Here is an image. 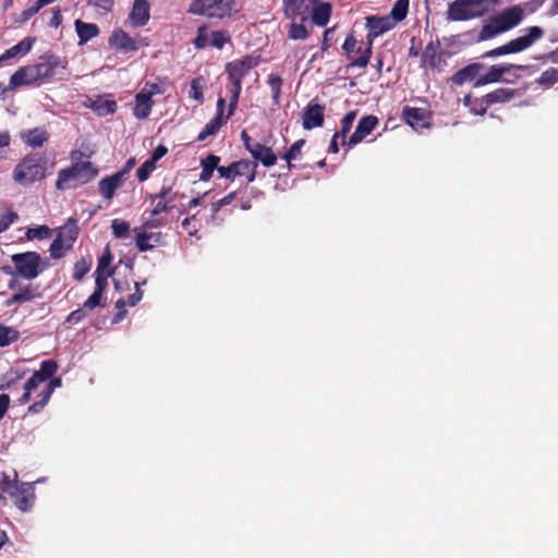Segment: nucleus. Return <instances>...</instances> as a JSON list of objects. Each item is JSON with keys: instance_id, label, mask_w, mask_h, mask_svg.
<instances>
[{"instance_id": "473e14b6", "label": "nucleus", "mask_w": 558, "mask_h": 558, "mask_svg": "<svg viewBox=\"0 0 558 558\" xmlns=\"http://www.w3.org/2000/svg\"><path fill=\"white\" fill-rule=\"evenodd\" d=\"M23 142L33 148L41 147L48 140L49 133L41 128H34L22 134Z\"/></svg>"}, {"instance_id": "f03ea898", "label": "nucleus", "mask_w": 558, "mask_h": 558, "mask_svg": "<svg viewBox=\"0 0 558 558\" xmlns=\"http://www.w3.org/2000/svg\"><path fill=\"white\" fill-rule=\"evenodd\" d=\"M525 12L521 5L514 4L489 17L483 25L480 34V40H488L495 36L506 33L521 24Z\"/></svg>"}, {"instance_id": "423d86ee", "label": "nucleus", "mask_w": 558, "mask_h": 558, "mask_svg": "<svg viewBox=\"0 0 558 558\" xmlns=\"http://www.w3.org/2000/svg\"><path fill=\"white\" fill-rule=\"evenodd\" d=\"M497 0H453L449 2L446 19L450 22H462L484 16L489 5Z\"/></svg>"}, {"instance_id": "dca6fc26", "label": "nucleus", "mask_w": 558, "mask_h": 558, "mask_svg": "<svg viewBox=\"0 0 558 558\" xmlns=\"http://www.w3.org/2000/svg\"><path fill=\"white\" fill-rule=\"evenodd\" d=\"M526 65L512 64V63H504V64H495L492 65L487 73L481 75L475 81L474 86H484L492 83H497L501 81V77L509 73L511 70H525Z\"/></svg>"}, {"instance_id": "39448f33", "label": "nucleus", "mask_w": 558, "mask_h": 558, "mask_svg": "<svg viewBox=\"0 0 558 558\" xmlns=\"http://www.w3.org/2000/svg\"><path fill=\"white\" fill-rule=\"evenodd\" d=\"M258 64V58L244 56L240 60H234L226 64L228 80L232 84L231 97L229 102V116L233 114L242 90V81L250 71Z\"/></svg>"}, {"instance_id": "2f4dec72", "label": "nucleus", "mask_w": 558, "mask_h": 558, "mask_svg": "<svg viewBox=\"0 0 558 558\" xmlns=\"http://www.w3.org/2000/svg\"><path fill=\"white\" fill-rule=\"evenodd\" d=\"M76 34L78 36V44L84 45L90 39L99 35V27L95 23H86L82 20H76L74 23Z\"/></svg>"}, {"instance_id": "bf43d9fd", "label": "nucleus", "mask_w": 558, "mask_h": 558, "mask_svg": "<svg viewBox=\"0 0 558 558\" xmlns=\"http://www.w3.org/2000/svg\"><path fill=\"white\" fill-rule=\"evenodd\" d=\"M19 219V215L9 209L5 214L0 216V233L4 232L13 222Z\"/></svg>"}, {"instance_id": "aec40b11", "label": "nucleus", "mask_w": 558, "mask_h": 558, "mask_svg": "<svg viewBox=\"0 0 558 558\" xmlns=\"http://www.w3.org/2000/svg\"><path fill=\"white\" fill-rule=\"evenodd\" d=\"M402 119L413 129H424L429 126L430 114L424 108L405 106L402 109Z\"/></svg>"}, {"instance_id": "3c124183", "label": "nucleus", "mask_w": 558, "mask_h": 558, "mask_svg": "<svg viewBox=\"0 0 558 558\" xmlns=\"http://www.w3.org/2000/svg\"><path fill=\"white\" fill-rule=\"evenodd\" d=\"M356 119V110L349 111L341 120L340 135L344 145L347 134L351 131L354 120Z\"/></svg>"}, {"instance_id": "864d4df0", "label": "nucleus", "mask_w": 558, "mask_h": 558, "mask_svg": "<svg viewBox=\"0 0 558 558\" xmlns=\"http://www.w3.org/2000/svg\"><path fill=\"white\" fill-rule=\"evenodd\" d=\"M190 98L196 100L198 104H203L204 89L201 77H196L191 81Z\"/></svg>"}, {"instance_id": "5fc2aeb1", "label": "nucleus", "mask_w": 558, "mask_h": 558, "mask_svg": "<svg viewBox=\"0 0 558 558\" xmlns=\"http://www.w3.org/2000/svg\"><path fill=\"white\" fill-rule=\"evenodd\" d=\"M113 270H108L107 272L95 271V290L99 293H105L108 287V278L112 276Z\"/></svg>"}, {"instance_id": "f257e3e1", "label": "nucleus", "mask_w": 558, "mask_h": 558, "mask_svg": "<svg viewBox=\"0 0 558 558\" xmlns=\"http://www.w3.org/2000/svg\"><path fill=\"white\" fill-rule=\"evenodd\" d=\"M82 157V151H72L71 159L73 163L58 172L57 190L76 187L80 184L92 181L98 174V169L90 161H81Z\"/></svg>"}, {"instance_id": "4468645a", "label": "nucleus", "mask_w": 558, "mask_h": 558, "mask_svg": "<svg viewBox=\"0 0 558 558\" xmlns=\"http://www.w3.org/2000/svg\"><path fill=\"white\" fill-rule=\"evenodd\" d=\"M10 496L14 505L22 511H28L35 500V487L33 483L16 484Z\"/></svg>"}, {"instance_id": "6e6552de", "label": "nucleus", "mask_w": 558, "mask_h": 558, "mask_svg": "<svg viewBox=\"0 0 558 558\" xmlns=\"http://www.w3.org/2000/svg\"><path fill=\"white\" fill-rule=\"evenodd\" d=\"M544 34L545 32L541 26H530L524 29L523 35L511 39L502 46L484 52L482 58H495L499 56L522 52L542 39Z\"/></svg>"}, {"instance_id": "6e6d98bb", "label": "nucleus", "mask_w": 558, "mask_h": 558, "mask_svg": "<svg viewBox=\"0 0 558 558\" xmlns=\"http://www.w3.org/2000/svg\"><path fill=\"white\" fill-rule=\"evenodd\" d=\"M51 232H52V230L49 227L39 226L36 228H29L26 231V236L29 240H33V239L44 240V239L49 238L51 235Z\"/></svg>"}, {"instance_id": "37998d69", "label": "nucleus", "mask_w": 558, "mask_h": 558, "mask_svg": "<svg viewBox=\"0 0 558 558\" xmlns=\"http://www.w3.org/2000/svg\"><path fill=\"white\" fill-rule=\"evenodd\" d=\"M20 332L13 327L0 324V347H8L19 340Z\"/></svg>"}, {"instance_id": "680f3d73", "label": "nucleus", "mask_w": 558, "mask_h": 558, "mask_svg": "<svg viewBox=\"0 0 558 558\" xmlns=\"http://www.w3.org/2000/svg\"><path fill=\"white\" fill-rule=\"evenodd\" d=\"M104 294L94 291L90 296L84 302L83 307L85 310H94L98 306H104L105 303H102Z\"/></svg>"}, {"instance_id": "8fccbe9b", "label": "nucleus", "mask_w": 558, "mask_h": 558, "mask_svg": "<svg viewBox=\"0 0 558 558\" xmlns=\"http://www.w3.org/2000/svg\"><path fill=\"white\" fill-rule=\"evenodd\" d=\"M111 229L114 238L126 239L130 232V223L124 220L113 219L111 222Z\"/></svg>"}, {"instance_id": "c9c22d12", "label": "nucleus", "mask_w": 558, "mask_h": 558, "mask_svg": "<svg viewBox=\"0 0 558 558\" xmlns=\"http://www.w3.org/2000/svg\"><path fill=\"white\" fill-rule=\"evenodd\" d=\"M463 104L475 116H484L489 107L488 101L486 102L485 95L480 98H472L471 95H466L463 98Z\"/></svg>"}, {"instance_id": "58836bf2", "label": "nucleus", "mask_w": 558, "mask_h": 558, "mask_svg": "<svg viewBox=\"0 0 558 558\" xmlns=\"http://www.w3.org/2000/svg\"><path fill=\"white\" fill-rule=\"evenodd\" d=\"M441 56L437 52L434 43L426 45L422 53V62L430 69H436L440 64Z\"/></svg>"}, {"instance_id": "1a4fd4ad", "label": "nucleus", "mask_w": 558, "mask_h": 558, "mask_svg": "<svg viewBox=\"0 0 558 558\" xmlns=\"http://www.w3.org/2000/svg\"><path fill=\"white\" fill-rule=\"evenodd\" d=\"M11 260L15 267V274L26 280L37 278L50 266L49 259H43L39 253L34 251L13 254Z\"/></svg>"}, {"instance_id": "c85d7f7f", "label": "nucleus", "mask_w": 558, "mask_h": 558, "mask_svg": "<svg viewBox=\"0 0 558 558\" xmlns=\"http://www.w3.org/2000/svg\"><path fill=\"white\" fill-rule=\"evenodd\" d=\"M154 105L155 101L149 96L138 92L134 98L133 116L138 120L147 119Z\"/></svg>"}, {"instance_id": "0eeeda50", "label": "nucleus", "mask_w": 558, "mask_h": 558, "mask_svg": "<svg viewBox=\"0 0 558 558\" xmlns=\"http://www.w3.org/2000/svg\"><path fill=\"white\" fill-rule=\"evenodd\" d=\"M241 10L236 0H193L189 12L208 19L223 20Z\"/></svg>"}, {"instance_id": "f3484780", "label": "nucleus", "mask_w": 558, "mask_h": 558, "mask_svg": "<svg viewBox=\"0 0 558 558\" xmlns=\"http://www.w3.org/2000/svg\"><path fill=\"white\" fill-rule=\"evenodd\" d=\"M378 124V118L376 116L369 114L363 117L357 125L353 134L350 136L348 142H344V146H348V148H351L362 142L367 135H369L373 130Z\"/></svg>"}, {"instance_id": "4d7b16f0", "label": "nucleus", "mask_w": 558, "mask_h": 558, "mask_svg": "<svg viewBox=\"0 0 558 558\" xmlns=\"http://www.w3.org/2000/svg\"><path fill=\"white\" fill-rule=\"evenodd\" d=\"M155 169L156 165L153 162V160L147 159L146 161H144L143 165L136 171V177L138 181H146Z\"/></svg>"}, {"instance_id": "72a5a7b5", "label": "nucleus", "mask_w": 558, "mask_h": 558, "mask_svg": "<svg viewBox=\"0 0 558 558\" xmlns=\"http://www.w3.org/2000/svg\"><path fill=\"white\" fill-rule=\"evenodd\" d=\"M220 162V157L214 154L207 155L205 158L201 160L202 171L199 174L201 181H209L213 177L215 170L218 171Z\"/></svg>"}, {"instance_id": "4c0bfd02", "label": "nucleus", "mask_w": 558, "mask_h": 558, "mask_svg": "<svg viewBox=\"0 0 558 558\" xmlns=\"http://www.w3.org/2000/svg\"><path fill=\"white\" fill-rule=\"evenodd\" d=\"M229 117L230 116L228 114V117L225 119V118H220V116H215L208 123H206L204 129L199 132V134L197 136V141L203 142L208 136L215 135L219 131V129L222 126V124L227 122Z\"/></svg>"}, {"instance_id": "e433bc0d", "label": "nucleus", "mask_w": 558, "mask_h": 558, "mask_svg": "<svg viewBox=\"0 0 558 558\" xmlns=\"http://www.w3.org/2000/svg\"><path fill=\"white\" fill-rule=\"evenodd\" d=\"M409 0H397L393 3L390 13L387 16L391 20V22L395 25H397L398 23L405 20L409 12Z\"/></svg>"}, {"instance_id": "a18cd8bd", "label": "nucleus", "mask_w": 558, "mask_h": 558, "mask_svg": "<svg viewBox=\"0 0 558 558\" xmlns=\"http://www.w3.org/2000/svg\"><path fill=\"white\" fill-rule=\"evenodd\" d=\"M305 144V140L301 138V140H298L296 142H294L291 147L289 148L288 151H286L281 158L284 159L287 161V167H288V170H291L293 165H292V160L296 159L298 156L301 154V149L302 147L304 146Z\"/></svg>"}, {"instance_id": "9d476101", "label": "nucleus", "mask_w": 558, "mask_h": 558, "mask_svg": "<svg viewBox=\"0 0 558 558\" xmlns=\"http://www.w3.org/2000/svg\"><path fill=\"white\" fill-rule=\"evenodd\" d=\"M80 234V228L75 218H69L66 222L57 230V236L49 247L50 256L53 259L62 258L65 253L72 250Z\"/></svg>"}, {"instance_id": "13d9d810", "label": "nucleus", "mask_w": 558, "mask_h": 558, "mask_svg": "<svg viewBox=\"0 0 558 558\" xmlns=\"http://www.w3.org/2000/svg\"><path fill=\"white\" fill-rule=\"evenodd\" d=\"M357 40L353 33L347 35L345 40L342 45V49L347 56H350L352 52H357L360 56L363 53L362 48L356 49Z\"/></svg>"}, {"instance_id": "393cba45", "label": "nucleus", "mask_w": 558, "mask_h": 558, "mask_svg": "<svg viewBox=\"0 0 558 558\" xmlns=\"http://www.w3.org/2000/svg\"><path fill=\"white\" fill-rule=\"evenodd\" d=\"M62 386V379L60 377H52L46 386L45 390L40 392L39 400L31 404L27 409L28 413H39L49 402L53 391Z\"/></svg>"}, {"instance_id": "cd10ccee", "label": "nucleus", "mask_w": 558, "mask_h": 558, "mask_svg": "<svg viewBox=\"0 0 558 558\" xmlns=\"http://www.w3.org/2000/svg\"><path fill=\"white\" fill-rule=\"evenodd\" d=\"M484 66L485 65L483 63H471L457 71L451 76V82L456 85H463L466 82H471L475 78L477 80V77L481 76L480 72L484 69Z\"/></svg>"}, {"instance_id": "2eb2a0df", "label": "nucleus", "mask_w": 558, "mask_h": 558, "mask_svg": "<svg viewBox=\"0 0 558 558\" xmlns=\"http://www.w3.org/2000/svg\"><path fill=\"white\" fill-rule=\"evenodd\" d=\"M40 81L39 73L36 64H28L21 66L10 77V88H20L23 86H32L38 84Z\"/></svg>"}, {"instance_id": "ddd939ff", "label": "nucleus", "mask_w": 558, "mask_h": 558, "mask_svg": "<svg viewBox=\"0 0 558 558\" xmlns=\"http://www.w3.org/2000/svg\"><path fill=\"white\" fill-rule=\"evenodd\" d=\"M319 1L320 0H282V13L288 20L295 21L300 17L302 22H306L308 21L311 3Z\"/></svg>"}, {"instance_id": "7c9ffc66", "label": "nucleus", "mask_w": 558, "mask_h": 558, "mask_svg": "<svg viewBox=\"0 0 558 558\" xmlns=\"http://www.w3.org/2000/svg\"><path fill=\"white\" fill-rule=\"evenodd\" d=\"M248 159H241L238 161L231 162L229 166H221L218 168L219 178H225L230 181H233L236 177L244 175V170H247Z\"/></svg>"}, {"instance_id": "69168bd1", "label": "nucleus", "mask_w": 558, "mask_h": 558, "mask_svg": "<svg viewBox=\"0 0 558 558\" xmlns=\"http://www.w3.org/2000/svg\"><path fill=\"white\" fill-rule=\"evenodd\" d=\"M111 260H112V255H111L109 248H107L106 252L102 254V256L98 260L96 271L107 272L108 271L107 268L109 267Z\"/></svg>"}, {"instance_id": "a211bd4d", "label": "nucleus", "mask_w": 558, "mask_h": 558, "mask_svg": "<svg viewBox=\"0 0 558 558\" xmlns=\"http://www.w3.org/2000/svg\"><path fill=\"white\" fill-rule=\"evenodd\" d=\"M526 87L510 88V87H498L485 95L486 102L488 101L489 107L497 104H507L514 98H520L526 93Z\"/></svg>"}, {"instance_id": "de8ad7c7", "label": "nucleus", "mask_w": 558, "mask_h": 558, "mask_svg": "<svg viewBox=\"0 0 558 558\" xmlns=\"http://www.w3.org/2000/svg\"><path fill=\"white\" fill-rule=\"evenodd\" d=\"M17 293L22 303L31 302L41 296L39 292V286L32 283L25 286L24 288H21Z\"/></svg>"}, {"instance_id": "a19ab883", "label": "nucleus", "mask_w": 558, "mask_h": 558, "mask_svg": "<svg viewBox=\"0 0 558 558\" xmlns=\"http://www.w3.org/2000/svg\"><path fill=\"white\" fill-rule=\"evenodd\" d=\"M58 371V364L54 360H45L40 363V368L35 371L34 374L38 375L41 381H46L53 377Z\"/></svg>"}, {"instance_id": "b1692460", "label": "nucleus", "mask_w": 558, "mask_h": 558, "mask_svg": "<svg viewBox=\"0 0 558 558\" xmlns=\"http://www.w3.org/2000/svg\"><path fill=\"white\" fill-rule=\"evenodd\" d=\"M109 45L111 48L123 52H131L137 49L135 40L121 28L112 32L109 37Z\"/></svg>"}, {"instance_id": "4be33fe9", "label": "nucleus", "mask_w": 558, "mask_h": 558, "mask_svg": "<svg viewBox=\"0 0 558 558\" xmlns=\"http://www.w3.org/2000/svg\"><path fill=\"white\" fill-rule=\"evenodd\" d=\"M312 7L308 13V20L318 27H325L331 17L332 14V5L330 2H315L311 3Z\"/></svg>"}, {"instance_id": "49530a36", "label": "nucleus", "mask_w": 558, "mask_h": 558, "mask_svg": "<svg viewBox=\"0 0 558 558\" xmlns=\"http://www.w3.org/2000/svg\"><path fill=\"white\" fill-rule=\"evenodd\" d=\"M231 41V35L228 31H214L210 32V46L217 49H222L223 46Z\"/></svg>"}, {"instance_id": "5701e85b", "label": "nucleus", "mask_w": 558, "mask_h": 558, "mask_svg": "<svg viewBox=\"0 0 558 558\" xmlns=\"http://www.w3.org/2000/svg\"><path fill=\"white\" fill-rule=\"evenodd\" d=\"M136 232L135 235V245L140 252L151 251L156 246H160L163 244V233L162 232H137V228L134 229Z\"/></svg>"}, {"instance_id": "a878e982", "label": "nucleus", "mask_w": 558, "mask_h": 558, "mask_svg": "<svg viewBox=\"0 0 558 558\" xmlns=\"http://www.w3.org/2000/svg\"><path fill=\"white\" fill-rule=\"evenodd\" d=\"M121 175L122 174L113 173L102 178L98 182V192L106 201L110 202L114 197L117 190L124 182V180L121 179Z\"/></svg>"}, {"instance_id": "bb28decb", "label": "nucleus", "mask_w": 558, "mask_h": 558, "mask_svg": "<svg viewBox=\"0 0 558 558\" xmlns=\"http://www.w3.org/2000/svg\"><path fill=\"white\" fill-rule=\"evenodd\" d=\"M253 157V161L260 162L264 167H272L277 163L278 157L272 149L259 142L253 145V148L248 151Z\"/></svg>"}, {"instance_id": "79ce46f5", "label": "nucleus", "mask_w": 558, "mask_h": 558, "mask_svg": "<svg viewBox=\"0 0 558 558\" xmlns=\"http://www.w3.org/2000/svg\"><path fill=\"white\" fill-rule=\"evenodd\" d=\"M558 82V69L549 68L545 70L536 80L535 83L543 88H550Z\"/></svg>"}, {"instance_id": "338daca9", "label": "nucleus", "mask_w": 558, "mask_h": 558, "mask_svg": "<svg viewBox=\"0 0 558 558\" xmlns=\"http://www.w3.org/2000/svg\"><path fill=\"white\" fill-rule=\"evenodd\" d=\"M84 317H85L84 307L83 308H77L75 311H72L68 315L66 323H69L70 325H76L80 322H82L84 319Z\"/></svg>"}, {"instance_id": "f704fd0d", "label": "nucleus", "mask_w": 558, "mask_h": 558, "mask_svg": "<svg viewBox=\"0 0 558 558\" xmlns=\"http://www.w3.org/2000/svg\"><path fill=\"white\" fill-rule=\"evenodd\" d=\"M26 375L25 369L10 368L0 377V390H11Z\"/></svg>"}, {"instance_id": "c756f323", "label": "nucleus", "mask_w": 558, "mask_h": 558, "mask_svg": "<svg viewBox=\"0 0 558 558\" xmlns=\"http://www.w3.org/2000/svg\"><path fill=\"white\" fill-rule=\"evenodd\" d=\"M34 43L35 38L25 37L20 43L5 50L0 56V65H2L7 60L13 59L17 56L27 54L32 50Z\"/></svg>"}, {"instance_id": "9b49d317", "label": "nucleus", "mask_w": 558, "mask_h": 558, "mask_svg": "<svg viewBox=\"0 0 558 558\" xmlns=\"http://www.w3.org/2000/svg\"><path fill=\"white\" fill-rule=\"evenodd\" d=\"M185 198L183 193L174 190L172 185L163 184L157 193H151L146 196L153 205L148 214L153 216H160L162 213H169L178 207V203ZM147 210L145 211V214Z\"/></svg>"}, {"instance_id": "ea45409f", "label": "nucleus", "mask_w": 558, "mask_h": 558, "mask_svg": "<svg viewBox=\"0 0 558 558\" xmlns=\"http://www.w3.org/2000/svg\"><path fill=\"white\" fill-rule=\"evenodd\" d=\"M310 36V32L305 26V22L292 23L288 26V38L292 40H305Z\"/></svg>"}, {"instance_id": "20e7f679", "label": "nucleus", "mask_w": 558, "mask_h": 558, "mask_svg": "<svg viewBox=\"0 0 558 558\" xmlns=\"http://www.w3.org/2000/svg\"><path fill=\"white\" fill-rule=\"evenodd\" d=\"M365 27L367 29L366 34V47L363 50V53L353 59L348 68H362L365 69L371 60L373 52V44L374 40L380 35L393 29L396 25L391 22V20L387 15L378 16V15H369L365 19Z\"/></svg>"}, {"instance_id": "7ed1b4c3", "label": "nucleus", "mask_w": 558, "mask_h": 558, "mask_svg": "<svg viewBox=\"0 0 558 558\" xmlns=\"http://www.w3.org/2000/svg\"><path fill=\"white\" fill-rule=\"evenodd\" d=\"M48 159L38 153L27 154L14 168L13 180L15 183L27 186L41 181L47 175Z\"/></svg>"}, {"instance_id": "0e129e2a", "label": "nucleus", "mask_w": 558, "mask_h": 558, "mask_svg": "<svg viewBox=\"0 0 558 558\" xmlns=\"http://www.w3.org/2000/svg\"><path fill=\"white\" fill-rule=\"evenodd\" d=\"M141 93H144L146 96L153 99L155 95H159L163 93V88L157 83L146 82L144 87L141 89Z\"/></svg>"}, {"instance_id": "e2e57ef3", "label": "nucleus", "mask_w": 558, "mask_h": 558, "mask_svg": "<svg viewBox=\"0 0 558 558\" xmlns=\"http://www.w3.org/2000/svg\"><path fill=\"white\" fill-rule=\"evenodd\" d=\"M167 225L166 218L160 216H153L149 214V217L144 219L143 228L145 229H156Z\"/></svg>"}, {"instance_id": "412c9836", "label": "nucleus", "mask_w": 558, "mask_h": 558, "mask_svg": "<svg viewBox=\"0 0 558 558\" xmlns=\"http://www.w3.org/2000/svg\"><path fill=\"white\" fill-rule=\"evenodd\" d=\"M150 17V4L147 0H134L129 14L130 24L133 27L145 26Z\"/></svg>"}, {"instance_id": "c03bdc74", "label": "nucleus", "mask_w": 558, "mask_h": 558, "mask_svg": "<svg viewBox=\"0 0 558 558\" xmlns=\"http://www.w3.org/2000/svg\"><path fill=\"white\" fill-rule=\"evenodd\" d=\"M117 102L109 99H99L93 104V109L98 116L112 114L117 111Z\"/></svg>"}, {"instance_id": "6ab92c4d", "label": "nucleus", "mask_w": 558, "mask_h": 558, "mask_svg": "<svg viewBox=\"0 0 558 558\" xmlns=\"http://www.w3.org/2000/svg\"><path fill=\"white\" fill-rule=\"evenodd\" d=\"M325 106L310 101L302 114V124L305 130L320 128L324 124Z\"/></svg>"}, {"instance_id": "09e8293b", "label": "nucleus", "mask_w": 558, "mask_h": 558, "mask_svg": "<svg viewBox=\"0 0 558 558\" xmlns=\"http://www.w3.org/2000/svg\"><path fill=\"white\" fill-rule=\"evenodd\" d=\"M267 83L272 93V100L276 105H278L279 100H280V96H281V87H282L283 81L277 74H269L267 77Z\"/></svg>"}, {"instance_id": "774afa93", "label": "nucleus", "mask_w": 558, "mask_h": 558, "mask_svg": "<svg viewBox=\"0 0 558 558\" xmlns=\"http://www.w3.org/2000/svg\"><path fill=\"white\" fill-rule=\"evenodd\" d=\"M195 219H196V217H195V215H193L191 217H186L182 221V228L184 229V231L187 232L189 235H194L197 232L196 225L194 223Z\"/></svg>"}, {"instance_id": "603ef678", "label": "nucleus", "mask_w": 558, "mask_h": 558, "mask_svg": "<svg viewBox=\"0 0 558 558\" xmlns=\"http://www.w3.org/2000/svg\"><path fill=\"white\" fill-rule=\"evenodd\" d=\"M195 48L204 49L207 46H210V33L206 26H201L197 29V35L193 40Z\"/></svg>"}, {"instance_id": "052dcab7", "label": "nucleus", "mask_w": 558, "mask_h": 558, "mask_svg": "<svg viewBox=\"0 0 558 558\" xmlns=\"http://www.w3.org/2000/svg\"><path fill=\"white\" fill-rule=\"evenodd\" d=\"M238 192L233 191L211 204L213 214H217L222 207L231 204L236 198Z\"/></svg>"}, {"instance_id": "f8f14e48", "label": "nucleus", "mask_w": 558, "mask_h": 558, "mask_svg": "<svg viewBox=\"0 0 558 558\" xmlns=\"http://www.w3.org/2000/svg\"><path fill=\"white\" fill-rule=\"evenodd\" d=\"M35 64L40 81H44L56 76L59 71H64L68 66V61L56 54H45L40 57V62Z\"/></svg>"}]
</instances>
